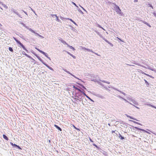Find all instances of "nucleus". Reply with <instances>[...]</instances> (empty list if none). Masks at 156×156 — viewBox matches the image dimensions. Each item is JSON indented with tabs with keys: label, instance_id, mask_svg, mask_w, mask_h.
<instances>
[{
	"label": "nucleus",
	"instance_id": "2f4dec72",
	"mask_svg": "<svg viewBox=\"0 0 156 156\" xmlns=\"http://www.w3.org/2000/svg\"><path fill=\"white\" fill-rule=\"evenodd\" d=\"M2 5H3V6L5 9H7L8 8V7L5 4H2Z\"/></svg>",
	"mask_w": 156,
	"mask_h": 156
},
{
	"label": "nucleus",
	"instance_id": "09e8293b",
	"mask_svg": "<svg viewBox=\"0 0 156 156\" xmlns=\"http://www.w3.org/2000/svg\"><path fill=\"white\" fill-rule=\"evenodd\" d=\"M147 66H148L147 65V69H151V70H152V71H153V70H154V69H151V68H149V67H147Z\"/></svg>",
	"mask_w": 156,
	"mask_h": 156
},
{
	"label": "nucleus",
	"instance_id": "ddd939ff",
	"mask_svg": "<svg viewBox=\"0 0 156 156\" xmlns=\"http://www.w3.org/2000/svg\"><path fill=\"white\" fill-rule=\"evenodd\" d=\"M67 53L69 55H70V56H71L72 57H73L74 59H75L76 58V57L72 54H71L70 52H69L68 51H66Z\"/></svg>",
	"mask_w": 156,
	"mask_h": 156
},
{
	"label": "nucleus",
	"instance_id": "aec40b11",
	"mask_svg": "<svg viewBox=\"0 0 156 156\" xmlns=\"http://www.w3.org/2000/svg\"><path fill=\"white\" fill-rule=\"evenodd\" d=\"M147 6L148 7H151L152 9H153V8L152 5L150 3L148 4L147 5Z\"/></svg>",
	"mask_w": 156,
	"mask_h": 156
},
{
	"label": "nucleus",
	"instance_id": "5fc2aeb1",
	"mask_svg": "<svg viewBox=\"0 0 156 156\" xmlns=\"http://www.w3.org/2000/svg\"><path fill=\"white\" fill-rule=\"evenodd\" d=\"M101 38H102L103 39V38H104L102 36V35L100 34H99L98 35Z\"/></svg>",
	"mask_w": 156,
	"mask_h": 156
},
{
	"label": "nucleus",
	"instance_id": "423d86ee",
	"mask_svg": "<svg viewBox=\"0 0 156 156\" xmlns=\"http://www.w3.org/2000/svg\"><path fill=\"white\" fill-rule=\"evenodd\" d=\"M148 136H149V137H150V138L148 139V140L149 139L151 140L152 139L151 138L153 137V135L152 134L149 132L148 131H147V136L148 137Z\"/></svg>",
	"mask_w": 156,
	"mask_h": 156
},
{
	"label": "nucleus",
	"instance_id": "3c124183",
	"mask_svg": "<svg viewBox=\"0 0 156 156\" xmlns=\"http://www.w3.org/2000/svg\"><path fill=\"white\" fill-rule=\"evenodd\" d=\"M110 44L112 47H113V45L111 43H110V42H109L108 44Z\"/></svg>",
	"mask_w": 156,
	"mask_h": 156
},
{
	"label": "nucleus",
	"instance_id": "e433bc0d",
	"mask_svg": "<svg viewBox=\"0 0 156 156\" xmlns=\"http://www.w3.org/2000/svg\"><path fill=\"white\" fill-rule=\"evenodd\" d=\"M103 40H104L108 44L109 42L105 38H103Z\"/></svg>",
	"mask_w": 156,
	"mask_h": 156
},
{
	"label": "nucleus",
	"instance_id": "bb28decb",
	"mask_svg": "<svg viewBox=\"0 0 156 156\" xmlns=\"http://www.w3.org/2000/svg\"><path fill=\"white\" fill-rule=\"evenodd\" d=\"M100 80V81H101V82H103L106 83H107L108 84H109L110 83L109 82H108V81H105L104 80Z\"/></svg>",
	"mask_w": 156,
	"mask_h": 156
},
{
	"label": "nucleus",
	"instance_id": "c03bdc74",
	"mask_svg": "<svg viewBox=\"0 0 156 156\" xmlns=\"http://www.w3.org/2000/svg\"><path fill=\"white\" fill-rule=\"evenodd\" d=\"M78 10L80 13H81L83 14V13L82 12V11L81 10H80V9H78Z\"/></svg>",
	"mask_w": 156,
	"mask_h": 156
},
{
	"label": "nucleus",
	"instance_id": "4be33fe9",
	"mask_svg": "<svg viewBox=\"0 0 156 156\" xmlns=\"http://www.w3.org/2000/svg\"><path fill=\"white\" fill-rule=\"evenodd\" d=\"M147 105L150 106L153 108L156 109V107H155V106H154L153 105H151L150 104H147Z\"/></svg>",
	"mask_w": 156,
	"mask_h": 156
},
{
	"label": "nucleus",
	"instance_id": "412c9836",
	"mask_svg": "<svg viewBox=\"0 0 156 156\" xmlns=\"http://www.w3.org/2000/svg\"><path fill=\"white\" fill-rule=\"evenodd\" d=\"M119 138H120L122 140L124 139V137L122 136V135L120 134H119Z\"/></svg>",
	"mask_w": 156,
	"mask_h": 156
},
{
	"label": "nucleus",
	"instance_id": "58836bf2",
	"mask_svg": "<svg viewBox=\"0 0 156 156\" xmlns=\"http://www.w3.org/2000/svg\"><path fill=\"white\" fill-rule=\"evenodd\" d=\"M46 57H47L48 59H49L50 60H51V58H50V57H48V54L47 53H46V54H45V55H44Z\"/></svg>",
	"mask_w": 156,
	"mask_h": 156
},
{
	"label": "nucleus",
	"instance_id": "680f3d73",
	"mask_svg": "<svg viewBox=\"0 0 156 156\" xmlns=\"http://www.w3.org/2000/svg\"><path fill=\"white\" fill-rule=\"evenodd\" d=\"M147 26H148L150 27H151V26L150 25L147 23Z\"/></svg>",
	"mask_w": 156,
	"mask_h": 156
},
{
	"label": "nucleus",
	"instance_id": "2eb2a0df",
	"mask_svg": "<svg viewBox=\"0 0 156 156\" xmlns=\"http://www.w3.org/2000/svg\"><path fill=\"white\" fill-rule=\"evenodd\" d=\"M34 34H35L36 36H38L39 37H41L42 38H44V37L43 36L40 35L39 34H38L36 32H35V33H34Z\"/></svg>",
	"mask_w": 156,
	"mask_h": 156
},
{
	"label": "nucleus",
	"instance_id": "052dcab7",
	"mask_svg": "<svg viewBox=\"0 0 156 156\" xmlns=\"http://www.w3.org/2000/svg\"><path fill=\"white\" fill-rule=\"evenodd\" d=\"M137 129L139 130H141V129H140L139 128H137V127H136V128Z\"/></svg>",
	"mask_w": 156,
	"mask_h": 156
},
{
	"label": "nucleus",
	"instance_id": "4c0bfd02",
	"mask_svg": "<svg viewBox=\"0 0 156 156\" xmlns=\"http://www.w3.org/2000/svg\"><path fill=\"white\" fill-rule=\"evenodd\" d=\"M103 40H104L108 44L109 42L105 38H103Z\"/></svg>",
	"mask_w": 156,
	"mask_h": 156
},
{
	"label": "nucleus",
	"instance_id": "f257e3e1",
	"mask_svg": "<svg viewBox=\"0 0 156 156\" xmlns=\"http://www.w3.org/2000/svg\"><path fill=\"white\" fill-rule=\"evenodd\" d=\"M113 4L112 7L114 8V10L116 11V12L122 16V12L119 7L115 3H113Z\"/></svg>",
	"mask_w": 156,
	"mask_h": 156
},
{
	"label": "nucleus",
	"instance_id": "ea45409f",
	"mask_svg": "<svg viewBox=\"0 0 156 156\" xmlns=\"http://www.w3.org/2000/svg\"><path fill=\"white\" fill-rule=\"evenodd\" d=\"M18 44H19L20 46H21V47L23 45V44L22 43H21L20 41Z\"/></svg>",
	"mask_w": 156,
	"mask_h": 156
},
{
	"label": "nucleus",
	"instance_id": "f3484780",
	"mask_svg": "<svg viewBox=\"0 0 156 156\" xmlns=\"http://www.w3.org/2000/svg\"><path fill=\"white\" fill-rule=\"evenodd\" d=\"M126 116L128 118H129L131 119H133V120H137L135 118H133L130 116H129L127 115H126Z\"/></svg>",
	"mask_w": 156,
	"mask_h": 156
},
{
	"label": "nucleus",
	"instance_id": "6e6d98bb",
	"mask_svg": "<svg viewBox=\"0 0 156 156\" xmlns=\"http://www.w3.org/2000/svg\"><path fill=\"white\" fill-rule=\"evenodd\" d=\"M80 6L85 11H86V10L82 7L81 5H80Z\"/></svg>",
	"mask_w": 156,
	"mask_h": 156
},
{
	"label": "nucleus",
	"instance_id": "cd10ccee",
	"mask_svg": "<svg viewBox=\"0 0 156 156\" xmlns=\"http://www.w3.org/2000/svg\"><path fill=\"white\" fill-rule=\"evenodd\" d=\"M22 47L23 48V49L26 51L27 52H28V51L26 49L25 46L23 45L22 46Z\"/></svg>",
	"mask_w": 156,
	"mask_h": 156
},
{
	"label": "nucleus",
	"instance_id": "8fccbe9b",
	"mask_svg": "<svg viewBox=\"0 0 156 156\" xmlns=\"http://www.w3.org/2000/svg\"><path fill=\"white\" fill-rule=\"evenodd\" d=\"M153 14L154 15V16H155V17H156V13H155V12H154L153 13Z\"/></svg>",
	"mask_w": 156,
	"mask_h": 156
},
{
	"label": "nucleus",
	"instance_id": "13d9d810",
	"mask_svg": "<svg viewBox=\"0 0 156 156\" xmlns=\"http://www.w3.org/2000/svg\"><path fill=\"white\" fill-rule=\"evenodd\" d=\"M130 121H132L133 122L135 123H137V124H138V123L137 122H136L135 121H132V120H130Z\"/></svg>",
	"mask_w": 156,
	"mask_h": 156
},
{
	"label": "nucleus",
	"instance_id": "7ed1b4c3",
	"mask_svg": "<svg viewBox=\"0 0 156 156\" xmlns=\"http://www.w3.org/2000/svg\"><path fill=\"white\" fill-rule=\"evenodd\" d=\"M131 101L132 102V103L133 104H132V105L134 106L136 108H138L137 107L134 105H138V103L136 101L134 100L133 99H131Z\"/></svg>",
	"mask_w": 156,
	"mask_h": 156
},
{
	"label": "nucleus",
	"instance_id": "79ce46f5",
	"mask_svg": "<svg viewBox=\"0 0 156 156\" xmlns=\"http://www.w3.org/2000/svg\"><path fill=\"white\" fill-rule=\"evenodd\" d=\"M77 90H78L80 93H81L83 92V91H82L80 89L77 88Z\"/></svg>",
	"mask_w": 156,
	"mask_h": 156
},
{
	"label": "nucleus",
	"instance_id": "bf43d9fd",
	"mask_svg": "<svg viewBox=\"0 0 156 156\" xmlns=\"http://www.w3.org/2000/svg\"><path fill=\"white\" fill-rule=\"evenodd\" d=\"M86 50H87L88 51H90V49H89L87 48L86 49Z\"/></svg>",
	"mask_w": 156,
	"mask_h": 156
},
{
	"label": "nucleus",
	"instance_id": "338daca9",
	"mask_svg": "<svg viewBox=\"0 0 156 156\" xmlns=\"http://www.w3.org/2000/svg\"><path fill=\"white\" fill-rule=\"evenodd\" d=\"M90 51L91 52L93 53H94V52L92 50L90 49Z\"/></svg>",
	"mask_w": 156,
	"mask_h": 156
},
{
	"label": "nucleus",
	"instance_id": "603ef678",
	"mask_svg": "<svg viewBox=\"0 0 156 156\" xmlns=\"http://www.w3.org/2000/svg\"><path fill=\"white\" fill-rule=\"evenodd\" d=\"M73 127H74V128L75 129H76V130H79V129H78V128H77L76 127H75L74 125H73Z\"/></svg>",
	"mask_w": 156,
	"mask_h": 156
},
{
	"label": "nucleus",
	"instance_id": "f8f14e48",
	"mask_svg": "<svg viewBox=\"0 0 156 156\" xmlns=\"http://www.w3.org/2000/svg\"><path fill=\"white\" fill-rule=\"evenodd\" d=\"M44 65H45L46 67H47L53 71V69L51 67L49 66L48 64L45 63V64H44Z\"/></svg>",
	"mask_w": 156,
	"mask_h": 156
},
{
	"label": "nucleus",
	"instance_id": "a18cd8bd",
	"mask_svg": "<svg viewBox=\"0 0 156 156\" xmlns=\"http://www.w3.org/2000/svg\"><path fill=\"white\" fill-rule=\"evenodd\" d=\"M72 3L75 5L77 7H78V6L74 2H72Z\"/></svg>",
	"mask_w": 156,
	"mask_h": 156
},
{
	"label": "nucleus",
	"instance_id": "9b49d317",
	"mask_svg": "<svg viewBox=\"0 0 156 156\" xmlns=\"http://www.w3.org/2000/svg\"><path fill=\"white\" fill-rule=\"evenodd\" d=\"M38 59L44 64H45V63L44 62L43 60L38 56H37V55H36Z\"/></svg>",
	"mask_w": 156,
	"mask_h": 156
},
{
	"label": "nucleus",
	"instance_id": "7c9ffc66",
	"mask_svg": "<svg viewBox=\"0 0 156 156\" xmlns=\"http://www.w3.org/2000/svg\"><path fill=\"white\" fill-rule=\"evenodd\" d=\"M97 27H100V28H101L103 30H105V29L102 27H101L99 24H98L97 25Z\"/></svg>",
	"mask_w": 156,
	"mask_h": 156
},
{
	"label": "nucleus",
	"instance_id": "a878e982",
	"mask_svg": "<svg viewBox=\"0 0 156 156\" xmlns=\"http://www.w3.org/2000/svg\"><path fill=\"white\" fill-rule=\"evenodd\" d=\"M67 19H68V20H70V21H72L73 23L75 25H77L76 23L75 22H74L73 20L71 19H70V18H67Z\"/></svg>",
	"mask_w": 156,
	"mask_h": 156
},
{
	"label": "nucleus",
	"instance_id": "4d7b16f0",
	"mask_svg": "<svg viewBox=\"0 0 156 156\" xmlns=\"http://www.w3.org/2000/svg\"><path fill=\"white\" fill-rule=\"evenodd\" d=\"M73 87L74 88H75L76 90H77V87H76L75 86H73Z\"/></svg>",
	"mask_w": 156,
	"mask_h": 156
},
{
	"label": "nucleus",
	"instance_id": "69168bd1",
	"mask_svg": "<svg viewBox=\"0 0 156 156\" xmlns=\"http://www.w3.org/2000/svg\"><path fill=\"white\" fill-rule=\"evenodd\" d=\"M141 131H145V132H146V131H145V130L144 129H141Z\"/></svg>",
	"mask_w": 156,
	"mask_h": 156
},
{
	"label": "nucleus",
	"instance_id": "393cba45",
	"mask_svg": "<svg viewBox=\"0 0 156 156\" xmlns=\"http://www.w3.org/2000/svg\"><path fill=\"white\" fill-rule=\"evenodd\" d=\"M78 84L80 85V86H81L84 89L86 90L87 89L86 88V87L82 84H81V83H78Z\"/></svg>",
	"mask_w": 156,
	"mask_h": 156
},
{
	"label": "nucleus",
	"instance_id": "9d476101",
	"mask_svg": "<svg viewBox=\"0 0 156 156\" xmlns=\"http://www.w3.org/2000/svg\"><path fill=\"white\" fill-rule=\"evenodd\" d=\"M95 96L101 99L104 98V97L99 94H95Z\"/></svg>",
	"mask_w": 156,
	"mask_h": 156
},
{
	"label": "nucleus",
	"instance_id": "dca6fc26",
	"mask_svg": "<svg viewBox=\"0 0 156 156\" xmlns=\"http://www.w3.org/2000/svg\"><path fill=\"white\" fill-rule=\"evenodd\" d=\"M13 146L15 147H17L19 149H21V148L20 147V146H18L17 145H16L15 144H13Z\"/></svg>",
	"mask_w": 156,
	"mask_h": 156
},
{
	"label": "nucleus",
	"instance_id": "49530a36",
	"mask_svg": "<svg viewBox=\"0 0 156 156\" xmlns=\"http://www.w3.org/2000/svg\"><path fill=\"white\" fill-rule=\"evenodd\" d=\"M97 82L100 85H101V86H102V83H101L99 82L98 81H97Z\"/></svg>",
	"mask_w": 156,
	"mask_h": 156
},
{
	"label": "nucleus",
	"instance_id": "0eeeda50",
	"mask_svg": "<svg viewBox=\"0 0 156 156\" xmlns=\"http://www.w3.org/2000/svg\"><path fill=\"white\" fill-rule=\"evenodd\" d=\"M118 97L120 98V99H122L124 101H125L126 102H128V103H129L130 104H131V105H132V103H131L130 102H129L128 101H127L126 99L124 98H123L122 97H121V96H118Z\"/></svg>",
	"mask_w": 156,
	"mask_h": 156
},
{
	"label": "nucleus",
	"instance_id": "864d4df0",
	"mask_svg": "<svg viewBox=\"0 0 156 156\" xmlns=\"http://www.w3.org/2000/svg\"><path fill=\"white\" fill-rule=\"evenodd\" d=\"M82 94H83L86 97H87V95L85 94V93L84 92H83H83H82Z\"/></svg>",
	"mask_w": 156,
	"mask_h": 156
},
{
	"label": "nucleus",
	"instance_id": "5701e85b",
	"mask_svg": "<svg viewBox=\"0 0 156 156\" xmlns=\"http://www.w3.org/2000/svg\"><path fill=\"white\" fill-rule=\"evenodd\" d=\"M67 46L69 47L70 48L72 49L73 51H74L75 50V48L73 47L72 46H70L69 44Z\"/></svg>",
	"mask_w": 156,
	"mask_h": 156
},
{
	"label": "nucleus",
	"instance_id": "a19ab883",
	"mask_svg": "<svg viewBox=\"0 0 156 156\" xmlns=\"http://www.w3.org/2000/svg\"><path fill=\"white\" fill-rule=\"evenodd\" d=\"M147 76H149L150 77L152 78L153 79L154 78V77H153L152 76H151V75H149V74H147Z\"/></svg>",
	"mask_w": 156,
	"mask_h": 156
},
{
	"label": "nucleus",
	"instance_id": "774afa93",
	"mask_svg": "<svg viewBox=\"0 0 156 156\" xmlns=\"http://www.w3.org/2000/svg\"><path fill=\"white\" fill-rule=\"evenodd\" d=\"M90 140L91 142H93V141L90 138Z\"/></svg>",
	"mask_w": 156,
	"mask_h": 156
},
{
	"label": "nucleus",
	"instance_id": "a211bd4d",
	"mask_svg": "<svg viewBox=\"0 0 156 156\" xmlns=\"http://www.w3.org/2000/svg\"><path fill=\"white\" fill-rule=\"evenodd\" d=\"M61 41L63 44L67 45V46H68V44L65 41H64L62 39L61 40Z\"/></svg>",
	"mask_w": 156,
	"mask_h": 156
},
{
	"label": "nucleus",
	"instance_id": "c9c22d12",
	"mask_svg": "<svg viewBox=\"0 0 156 156\" xmlns=\"http://www.w3.org/2000/svg\"><path fill=\"white\" fill-rule=\"evenodd\" d=\"M87 98H88V99H89V100H90L91 101H92V102H94V101L92 100V99H91L89 96H87Z\"/></svg>",
	"mask_w": 156,
	"mask_h": 156
},
{
	"label": "nucleus",
	"instance_id": "1a4fd4ad",
	"mask_svg": "<svg viewBox=\"0 0 156 156\" xmlns=\"http://www.w3.org/2000/svg\"><path fill=\"white\" fill-rule=\"evenodd\" d=\"M23 55H25L27 57H28L29 58H31L32 59H33V60H34V59L33 58H32L31 56H29L24 51H23Z\"/></svg>",
	"mask_w": 156,
	"mask_h": 156
},
{
	"label": "nucleus",
	"instance_id": "c85d7f7f",
	"mask_svg": "<svg viewBox=\"0 0 156 156\" xmlns=\"http://www.w3.org/2000/svg\"><path fill=\"white\" fill-rule=\"evenodd\" d=\"M127 99L129 100L130 101H131V99H133L131 98L130 96L127 97Z\"/></svg>",
	"mask_w": 156,
	"mask_h": 156
},
{
	"label": "nucleus",
	"instance_id": "e2e57ef3",
	"mask_svg": "<svg viewBox=\"0 0 156 156\" xmlns=\"http://www.w3.org/2000/svg\"><path fill=\"white\" fill-rule=\"evenodd\" d=\"M35 48L37 50H38L40 52V51L41 50H40L39 49L37 48Z\"/></svg>",
	"mask_w": 156,
	"mask_h": 156
},
{
	"label": "nucleus",
	"instance_id": "72a5a7b5",
	"mask_svg": "<svg viewBox=\"0 0 156 156\" xmlns=\"http://www.w3.org/2000/svg\"><path fill=\"white\" fill-rule=\"evenodd\" d=\"M40 52L42 54H43L44 55H45V54H46V53H45V52H44L43 51H42L41 50L40 51Z\"/></svg>",
	"mask_w": 156,
	"mask_h": 156
},
{
	"label": "nucleus",
	"instance_id": "6ab92c4d",
	"mask_svg": "<svg viewBox=\"0 0 156 156\" xmlns=\"http://www.w3.org/2000/svg\"><path fill=\"white\" fill-rule=\"evenodd\" d=\"M3 138L5 140H9V139L4 134H3Z\"/></svg>",
	"mask_w": 156,
	"mask_h": 156
},
{
	"label": "nucleus",
	"instance_id": "20e7f679",
	"mask_svg": "<svg viewBox=\"0 0 156 156\" xmlns=\"http://www.w3.org/2000/svg\"><path fill=\"white\" fill-rule=\"evenodd\" d=\"M63 70L65 72H66V73H67L70 74L72 76H73V77H74V78H76V79H77L78 80H79V79L77 77H76V76H75L74 75L72 74L69 71L67 70L66 69H63Z\"/></svg>",
	"mask_w": 156,
	"mask_h": 156
},
{
	"label": "nucleus",
	"instance_id": "c756f323",
	"mask_svg": "<svg viewBox=\"0 0 156 156\" xmlns=\"http://www.w3.org/2000/svg\"><path fill=\"white\" fill-rule=\"evenodd\" d=\"M13 38L17 43H18L20 41H19L17 39H16L15 37H13Z\"/></svg>",
	"mask_w": 156,
	"mask_h": 156
},
{
	"label": "nucleus",
	"instance_id": "f03ea898",
	"mask_svg": "<svg viewBox=\"0 0 156 156\" xmlns=\"http://www.w3.org/2000/svg\"><path fill=\"white\" fill-rule=\"evenodd\" d=\"M76 97L77 98H75L74 99L76 101H77V100L80 101L81 100L83 99V96L82 94L80 93H77L76 94Z\"/></svg>",
	"mask_w": 156,
	"mask_h": 156
},
{
	"label": "nucleus",
	"instance_id": "39448f33",
	"mask_svg": "<svg viewBox=\"0 0 156 156\" xmlns=\"http://www.w3.org/2000/svg\"><path fill=\"white\" fill-rule=\"evenodd\" d=\"M114 90H116L119 92H120L122 94H123L124 96H126V94H125V93L123 92L120 90H118V89L115 88L114 87H112Z\"/></svg>",
	"mask_w": 156,
	"mask_h": 156
},
{
	"label": "nucleus",
	"instance_id": "b1692460",
	"mask_svg": "<svg viewBox=\"0 0 156 156\" xmlns=\"http://www.w3.org/2000/svg\"><path fill=\"white\" fill-rule=\"evenodd\" d=\"M27 29H28L30 31H31L32 33H34V34L35 33V32L32 29L30 28H27Z\"/></svg>",
	"mask_w": 156,
	"mask_h": 156
},
{
	"label": "nucleus",
	"instance_id": "473e14b6",
	"mask_svg": "<svg viewBox=\"0 0 156 156\" xmlns=\"http://www.w3.org/2000/svg\"><path fill=\"white\" fill-rule=\"evenodd\" d=\"M40 52L42 54H43L44 55H45V54H46V53H45V52H44L43 51H42L41 50L40 51Z\"/></svg>",
	"mask_w": 156,
	"mask_h": 156
},
{
	"label": "nucleus",
	"instance_id": "de8ad7c7",
	"mask_svg": "<svg viewBox=\"0 0 156 156\" xmlns=\"http://www.w3.org/2000/svg\"><path fill=\"white\" fill-rule=\"evenodd\" d=\"M81 48L82 49V50H86V49L87 48H85V47H82Z\"/></svg>",
	"mask_w": 156,
	"mask_h": 156
},
{
	"label": "nucleus",
	"instance_id": "4468645a",
	"mask_svg": "<svg viewBox=\"0 0 156 156\" xmlns=\"http://www.w3.org/2000/svg\"><path fill=\"white\" fill-rule=\"evenodd\" d=\"M54 126L57 129H58L59 131H61L62 130V129L57 125H55Z\"/></svg>",
	"mask_w": 156,
	"mask_h": 156
},
{
	"label": "nucleus",
	"instance_id": "37998d69",
	"mask_svg": "<svg viewBox=\"0 0 156 156\" xmlns=\"http://www.w3.org/2000/svg\"><path fill=\"white\" fill-rule=\"evenodd\" d=\"M56 20L57 21H58V22H59L60 20H59V19L58 17V16H56Z\"/></svg>",
	"mask_w": 156,
	"mask_h": 156
},
{
	"label": "nucleus",
	"instance_id": "f704fd0d",
	"mask_svg": "<svg viewBox=\"0 0 156 156\" xmlns=\"http://www.w3.org/2000/svg\"><path fill=\"white\" fill-rule=\"evenodd\" d=\"M9 49L10 51H11V52L13 51V50L11 47H9Z\"/></svg>",
	"mask_w": 156,
	"mask_h": 156
},
{
	"label": "nucleus",
	"instance_id": "0e129e2a",
	"mask_svg": "<svg viewBox=\"0 0 156 156\" xmlns=\"http://www.w3.org/2000/svg\"><path fill=\"white\" fill-rule=\"evenodd\" d=\"M31 10L34 12V13L35 14V15H36V14L35 13V11H34L33 9H32V8H31Z\"/></svg>",
	"mask_w": 156,
	"mask_h": 156
},
{
	"label": "nucleus",
	"instance_id": "6e6552de",
	"mask_svg": "<svg viewBox=\"0 0 156 156\" xmlns=\"http://www.w3.org/2000/svg\"><path fill=\"white\" fill-rule=\"evenodd\" d=\"M11 11L12 12L15 13L17 15H18L21 18V17L20 16V15L19 14V13L17 12L16 10L14 9H11Z\"/></svg>",
	"mask_w": 156,
	"mask_h": 156
}]
</instances>
